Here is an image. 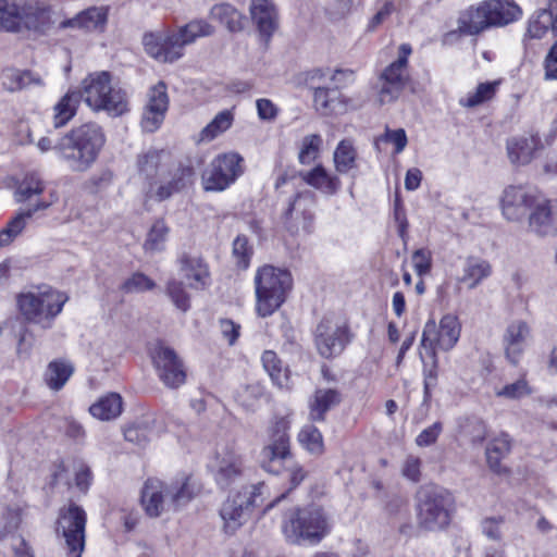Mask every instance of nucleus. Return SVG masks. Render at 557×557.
I'll return each instance as SVG.
<instances>
[{
    "label": "nucleus",
    "instance_id": "nucleus-1",
    "mask_svg": "<svg viewBox=\"0 0 557 557\" xmlns=\"http://www.w3.org/2000/svg\"><path fill=\"white\" fill-rule=\"evenodd\" d=\"M59 23L52 7L44 0H0V30L47 36Z\"/></svg>",
    "mask_w": 557,
    "mask_h": 557
},
{
    "label": "nucleus",
    "instance_id": "nucleus-2",
    "mask_svg": "<svg viewBox=\"0 0 557 557\" xmlns=\"http://www.w3.org/2000/svg\"><path fill=\"white\" fill-rule=\"evenodd\" d=\"M104 144L102 127L95 122H87L64 135L55 145V150L72 171L84 172L96 162Z\"/></svg>",
    "mask_w": 557,
    "mask_h": 557
},
{
    "label": "nucleus",
    "instance_id": "nucleus-3",
    "mask_svg": "<svg viewBox=\"0 0 557 557\" xmlns=\"http://www.w3.org/2000/svg\"><path fill=\"white\" fill-rule=\"evenodd\" d=\"M213 27L202 20L191 21L178 28L177 32L158 30L147 33L143 37L146 53L163 63H172L184 54V47L197 38L213 34Z\"/></svg>",
    "mask_w": 557,
    "mask_h": 557
},
{
    "label": "nucleus",
    "instance_id": "nucleus-4",
    "mask_svg": "<svg viewBox=\"0 0 557 557\" xmlns=\"http://www.w3.org/2000/svg\"><path fill=\"white\" fill-rule=\"evenodd\" d=\"M282 531L290 544L317 545L330 533L331 522L321 506L310 504L286 513Z\"/></svg>",
    "mask_w": 557,
    "mask_h": 557
},
{
    "label": "nucleus",
    "instance_id": "nucleus-5",
    "mask_svg": "<svg viewBox=\"0 0 557 557\" xmlns=\"http://www.w3.org/2000/svg\"><path fill=\"white\" fill-rule=\"evenodd\" d=\"M111 74L106 71L94 72L81 83V99L94 112L104 111L110 116H121L128 111L125 91L112 84Z\"/></svg>",
    "mask_w": 557,
    "mask_h": 557
},
{
    "label": "nucleus",
    "instance_id": "nucleus-6",
    "mask_svg": "<svg viewBox=\"0 0 557 557\" xmlns=\"http://www.w3.org/2000/svg\"><path fill=\"white\" fill-rule=\"evenodd\" d=\"M253 283L256 312L267 318L285 302L293 287V277L287 270L265 264L257 270Z\"/></svg>",
    "mask_w": 557,
    "mask_h": 557
},
{
    "label": "nucleus",
    "instance_id": "nucleus-7",
    "mask_svg": "<svg viewBox=\"0 0 557 557\" xmlns=\"http://www.w3.org/2000/svg\"><path fill=\"white\" fill-rule=\"evenodd\" d=\"M67 300L69 296L65 293L47 287L21 294L17 297V306L25 321L42 329H50Z\"/></svg>",
    "mask_w": 557,
    "mask_h": 557
},
{
    "label": "nucleus",
    "instance_id": "nucleus-8",
    "mask_svg": "<svg viewBox=\"0 0 557 557\" xmlns=\"http://www.w3.org/2000/svg\"><path fill=\"white\" fill-rule=\"evenodd\" d=\"M451 494L440 486L421 487L417 494V524L425 531H438L450 522Z\"/></svg>",
    "mask_w": 557,
    "mask_h": 557
},
{
    "label": "nucleus",
    "instance_id": "nucleus-9",
    "mask_svg": "<svg viewBox=\"0 0 557 557\" xmlns=\"http://www.w3.org/2000/svg\"><path fill=\"white\" fill-rule=\"evenodd\" d=\"M87 515L76 504L62 508L57 520V535L63 539L67 557H82L86 544Z\"/></svg>",
    "mask_w": 557,
    "mask_h": 557
},
{
    "label": "nucleus",
    "instance_id": "nucleus-10",
    "mask_svg": "<svg viewBox=\"0 0 557 557\" xmlns=\"http://www.w3.org/2000/svg\"><path fill=\"white\" fill-rule=\"evenodd\" d=\"M412 49L409 44L400 45L397 60L392 62L379 77L377 100L386 104L399 98L409 82L408 57Z\"/></svg>",
    "mask_w": 557,
    "mask_h": 557
},
{
    "label": "nucleus",
    "instance_id": "nucleus-11",
    "mask_svg": "<svg viewBox=\"0 0 557 557\" xmlns=\"http://www.w3.org/2000/svg\"><path fill=\"white\" fill-rule=\"evenodd\" d=\"M264 483L244 486L237 494L230 496L222 505L220 516L226 531H235L250 517L251 510L261 500Z\"/></svg>",
    "mask_w": 557,
    "mask_h": 557
},
{
    "label": "nucleus",
    "instance_id": "nucleus-12",
    "mask_svg": "<svg viewBox=\"0 0 557 557\" xmlns=\"http://www.w3.org/2000/svg\"><path fill=\"white\" fill-rule=\"evenodd\" d=\"M194 170L187 165H177L162 171L145 187L148 199L163 201L180 193L193 183Z\"/></svg>",
    "mask_w": 557,
    "mask_h": 557
},
{
    "label": "nucleus",
    "instance_id": "nucleus-13",
    "mask_svg": "<svg viewBox=\"0 0 557 557\" xmlns=\"http://www.w3.org/2000/svg\"><path fill=\"white\" fill-rule=\"evenodd\" d=\"M242 161L239 154L232 152L214 158L202 174L203 188L208 191L227 188L243 173Z\"/></svg>",
    "mask_w": 557,
    "mask_h": 557
},
{
    "label": "nucleus",
    "instance_id": "nucleus-14",
    "mask_svg": "<svg viewBox=\"0 0 557 557\" xmlns=\"http://www.w3.org/2000/svg\"><path fill=\"white\" fill-rule=\"evenodd\" d=\"M288 430L289 424L283 418L270 428L269 442L260 453L262 468L268 472L276 473V465L292 457Z\"/></svg>",
    "mask_w": 557,
    "mask_h": 557
},
{
    "label": "nucleus",
    "instance_id": "nucleus-15",
    "mask_svg": "<svg viewBox=\"0 0 557 557\" xmlns=\"http://www.w3.org/2000/svg\"><path fill=\"white\" fill-rule=\"evenodd\" d=\"M152 362L159 380L169 388L176 389L186 382V369L174 349L158 345L152 351Z\"/></svg>",
    "mask_w": 557,
    "mask_h": 557
},
{
    "label": "nucleus",
    "instance_id": "nucleus-16",
    "mask_svg": "<svg viewBox=\"0 0 557 557\" xmlns=\"http://www.w3.org/2000/svg\"><path fill=\"white\" fill-rule=\"evenodd\" d=\"M461 325L455 314L447 313L436 326L434 321H429L423 330L421 343L424 347L448 351L459 341Z\"/></svg>",
    "mask_w": 557,
    "mask_h": 557
},
{
    "label": "nucleus",
    "instance_id": "nucleus-17",
    "mask_svg": "<svg viewBox=\"0 0 557 557\" xmlns=\"http://www.w3.org/2000/svg\"><path fill=\"white\" fill-rule=\"evenodd\" d=\"M212 469L216 484L222 488H227L242 480L245 472V460L234 445H225L216 451Z\"/></svg>",
    "mask_w": 557,
    "mask_h": 557
},
{
    "label": "nucleus",
    "instance_id": "nucleus-18",
    "mask_svg": "<svg viewBox=\"0 0 557 557\" xmlns=\"http://www.w3.org/2000/svg\"><path fill=\"white\" fill-rule=\"evenodd\" d=\"M314 343L321 357L326 359L336 357L343 352L348 343L347 329L333 320L323 319L317 325Z\"/></svg>",
    "mask_w": 557,
    "mask_h": 557
},
{
    "label": "nucleus",
    "instance_id": "nucleus-19",
    "mask_svg": "<svg viewBox=\"0 0 557 557\" xmlns=\"http://www.w3.org/2000/svg\"><path fill=\"white\" fill-rule=\"evenodd\" d=\"M491 28L484 1L476 7H469L459 12L457 18V28L447 32L443 36L444 44H451L461 36H476Z\"/></svg>",
    "mask_w": 557,
    "mask_h": 557
},
{
    "label": "nucleus",
    "instance_id": "nucleus-20",
    "mask_svg": "<svg viewBox=\"0 0 557 557\" xmlns=\"http://www.w3.org/2000/svg\"><path fill=\"white\" fill-rule=\"evenodd\" d=\"M313 205L314 199L309 191L295 196L284 213V223L289 232L310 231L313 222Z\"/></svg>",
    "mask_w": 557,
    "mask_h": 557
},
{
    "label": "nucleus",
    "instance_id": "nucleus-21",
    "mask_svg": "<svg viewBox=\"0 0 557 557\" xmlns=\"http://www.w3.org/2000/svg\"><path fill=\"white\" fill-rule=\"evenodd\" d=\"M57 201V193L51 191L50 200H37L29 207L20 209L7 223V226L0 231V247L10 245L25 230L28 220H30L37 212L49 209Z\"/></svg>",
    "mask_w": 557,
    "mask_h": 557
},
{
    "label": "nucleus",
    "instance_id": "nucleus-22",
    "mask_svg": "<svg viewBox=\"0 0 557 557\" xmlns=\"http://www.w3.org/2000/svg\"><path fill=\"white\" fill-rule=\"evenodd\" d=\"M170 485L159 479H148L141 490L140 503L145 512L157 518L164 511L171 510Z\"/></svg>",
    "mask_w": 557,
    "mask_h": 557
},
{
    "label": "nucleus",
    "instance_id": "nucleus-23",
    "mask_svg": "<svg viewBox=\"0 0 557 557\" xmlns=\"http://www.w3.org/2000/svg\"><path fill=\"white\" fill-rule=\"evenodd\" d=\"M500 203L508 221H519L534 206V196L522 186H509L504 190Z\"/></svg>",
    "mask_w": 557,
    "mask_h": 557
},
{
    "label": "nucleus",
    "instance_id": "nucleus-24",
    "mask_svg": "<svg viewBox=\"0 0 557 557\" xmlns=\"http://www.w3.org/2000/svg\"><path fill=\"white\" fill-rule=\"evenodd\" d=\"M531 335L529 324L523 320H515L508 324L503 336L505 356L512 364H518Z\"/></svg>",
    "mask_w": 557,
    "mask_h": 557
},
{
    "label": "nucleus",
    "instance_id": "nucleus-25",
    "mask_svg": "<svg viewBox=\"0 0 557 557\" xmlns=\"http://www.w3.org/2000/svg\"><path fill=\"white\" fill-rule=\"evenodd\" d=\"M529 230L540 237L557 235V203L549 200L536 203L529 215Z\"/></svg>",
    "mask_w": 557,
    "mask_h": 557
},
{
    "label": "nucleus",
    "instance_id": "nucleus-26",
    "mask_svg": "<svg viewBox=\"0 0 557 557\" xmlns=\"http://www.w3.org/2000/svg\"><path fill=\"white\" fill-rule=\"evenodd\" d=\"M249 10L261 38L268 44L278 28V14L274 3L272 0H251Z\"/></svg>",
    "mask_w": 557,
    "mask_h": 557
},
{
    "label": "nucleus",
    "instance_id": "nucleus-27",
    "mask_svg": "<svg viewBox=\"0 0 557 557\" xmlns=\"http://www.w3.org/2000/svg\"><path fill=\"white\" fill-rule=\"evenodd\" d=\"M506 148L511 163L525 165L534 159L539 150L543 149V144L539 135L530 134L509 138Z\"/></svg>",
    "mask_w": 557,
    "mask_h": 557
},
{
    "label": "nucleus",
    "instance_id": "nucleus-28",
    "mask_svg": "<svg viewBox=\"0 0 557 557\" xmlns=\"http://www.w3.org/2000/svg\"><path fill=\"white\" fill-rule=\"evenodd\" d=\"M548 33L557 36V0H548L546 8L536 10L528 21L530 38L542 39Z\"/></svg>",
    "mask_w": 557,
    "mask_h": 557
},
{
    "label": "nucleus",
    "instance_id": "nucleus-29",
    "mask_svg": "<svg viewBox=\"0 0 557 557\" xmlns=\"http://www.w3.org/2000/svg\"><path fill=\"white\" fill-rule=\"evenodd\" d=\"M484 7L491 27L506 26L522 15L521 8L511 0H487Z\"/></svg>",
    "mask_w": 557,
    "mask_h": 557
},
{
    "label": "nucleus",
    "instance_id": "nucleus-30",
    "mask_svg": "<svg viewBox=\"0 0 557 557\" xmlns=\"http://www.w3.org/2000/svg\"><path fill=\"white\" fill-rule=\"evenodd\" d=\"M299 176L306 184L327 196L335 195L342 187L339 177L322 164H317L309 171H301Z\"/></svg>",
    "mask_w": 557,
    "mask_h": 557
},
{
    "label": "nucleus",
    "instance_id": "nucleus-31",
    "mask_svg": "<svg viewBox=\"0 0 557 557\" xmlns=\"http://www.w3.org/2000/svg\"><path fill=\"white\" fill-rule=\"evenodd\" d=\"M46 190V182L36 172L26 173L17 182L13 197L16 203H27V207L37 200H45L40 196Z\"/></svg>",
    "mask_w": 557,
    "mask_h": 557
},
{
    "label": "nucleus",
    "instance_id": "nucleus-32",
    "mask_svg": "<svg viewBox=\"0 0 557 557\" xmlns=\"http://www.w3.org/2000/svg\"><path fill=\"white\" fill-rule=\"evenodd\" d=\"M108 17V11L103 7H92L79 13L73 18L60 21L59 28H82L85 30H102Z\"/></svg>",
    "mask_w": 557,
    "mask_h": 557
},
{
    "label": "nucleus",
    "instance_id": "nucleus-33",
    "mask_svg": "<svg viewBox=\"0 0 557 557\" xmlns=\"http://www.w3.org/2000/svg\"><path fill=\"white\" fill-rule=\"evenodd\" d=\"M180 264L181 274L190 288L202 289L208 284L210 275L208 265L200 257L183 256Z\"/></svg>",
    "mask_w": 557,
    "mask_h": 557
},
{
    "label": "nucleus",
    "instance_id": "nucleus-34",
    "mask_svg": "<svg viewBox=\"0 0 557 557\" xmlns=\"http://www.w3.org/2000/svg\"><path fill=\"white\" fill-rule=\"evenodd\" d=\"M312 88L314 107L322 115L342 114L346 111V103L337 89L320 86Z\"/></svg>",
    "mask_w": 557,
    "mask_h": 557
},
{
    "label": "nucleus",
    "instance_id": "nucleus-35",
    "mask_svg": "<svg viewBox=\"0 0 557 557\" xmlns=\"http://www.w3.org/2000/svg\"><path fill=\"white\" fill-rule=\"evenodd\" d=\"M342 395L334 388H318L310 401L309 418L311 421H324L327 411L339 405Z\"/></svg>",
    "mask_w": 557,
    "mask_h": 557
},
{
    "label": "nucleus",
    "instance_id": "nucleus-36",
    "mask_svg": "<svg viewBox=\"0 0 557 557\" xmlns=\"http://www.w3.org/2000/svg\"><path fill=\"white\" fill-rule=\"evenodd\" d=\"M492 274V265L487 260L478 257H468L462 269L460 282L473 289Z\"/></svg>",
    "mask_w": 557,
    "mask_h": 557
},
{
    "label": "nucleus",
    "instance_id": "nucleus-37",
    "mask_svg": "<svg viewBox=\"0 0 557 557\" xmlns=\"http://www.w3.org/2000/svg\"><path fill=\"white\" fill-rule=\"evenodd\" d=\"M122 410L123 400L117 393H108L89 407L90 414L101 421L116 419L122 413Z\"/></svg>",
    "mask_w": 557,
    "mask_h": 557
},
{
    "label": "nucleus",
    "instance_id": "nucleus-38",
    "mask_svg": "<svg viewBox=\"0 0 557 557\" xmlns=\"http://www.w3.org/2000/svg\"><path fill=\"white\" fill-rule=\"evenodd\" d=\"M509 451L510 440L507 434L503 433L492 438L485 449L488 468L497 474L506 472V468L503 466L502 460L509 454Z\"/></svg>",
    "mask_w": 557,
    "mask_h": 557
},
{
    "label": "nucleus",
    "instance_id": "nucleus-39",
    "mask_svg": "<svg viewBox=\"0 0 557 557\" xmlns=\"http://www.w3.org/2000/svg\"><path fill=\"white\" fill-rule=\"evenodd\" d=\"M166 154L163 150L150 149L138 157V171L148 184L154 177L160 175L162 171L169 169L165 163Z\"/></svg>",
    "mask_w": 557,
    "mask_h": 557
},
{
    "label": "nucleus",
    "instance_id": "nucleus-40",
    "mask_svg": "<svg viewBox=\"0 0 557 557\" xmlns=\"http://www.w3.org/2000/svg\"><path fill=\"white\" fill-rule=\"evenodd\" d=\"M81 97L77 91L69 90L53 107V126L60 128L66 125L76 114Z\"/></svg>",
    "mask_w": 557,
    "mask_h": 557
},
{
    "label": "nucleus",
    "instance_id": "nucleus-41",
    "mask_svg": "<svg viewBox=\"0 0 557 557\" xmlns=\"http://www.w3.org/2000/svg\"><path fill=\"white\" fill-rule=\"evenodd\" d=\"M156 420L151 416L137 419L124 429V438L138 446L146 445L154 434Z\"/></svg>",
    "mask_w": 557,
    "mask_h": 557
},
{
    "label": "nucleus",
    "instance_id": "nucleus-42",
    "mask_svg": "<svg viewBox=\"0 0 557 557\" xmlns=\"http://www.w3.org/2000/svg\"><path fill=\"white\" fill-rule=\"evenodd\" d=\"M74 372L73 366L65 360H53L44 373L47 386L52 391H60Z\"/></svg>",
    "mask_w": 557,
    "mask_h": 557
},
{
    "label": "nucleus",
    "instance_id": "nucleus-43",
    "mask_svg": "<svg viewBox=\"0 0 557 557\" xmlns=\"http://www.w3.org/2000/svg\"><path fill=\"white\" fill-rule=\"evenodd\" d=\"M261 361L264 370L270 375L272 382L280 388L289 387L288 370L283 368L281 359L273 350H265L262 354Z\"/></svg>",
    "mask_w": 557,
    "mask_h": 557
},
{
    "label": "nucleus",
    "instance_id": "nucleus-44",
    "mask_svg": "<svg viewBox=\"0 0 557 557\" xmlns=\"http://www.w3.org/2000/svg\"><path fill=\"white\" fill-rule=\"evenodd\" d=\"M282 468L284 480L287 481L288 487L284 493L275 498L274 502H280L285 498L287 493L295 490L307 476V472L301 465L295 461L292 457L276 465V469Z\"/></svg>",
    "mask_w": 557,
    "mask_h": 557
},
{
    "label": "nucleus",
    "instance_id": "nucleus-45",
    "mask_svg": "<svg viewBox=\"0 0 557 557\" xmlns=\"http://www.w3.org/2000/svg\"><path fill=\"white\" fill-rule=\"evenodd\" d=\"M357 151L350 140H342L333 153L334 166L337 173L347 174L356 168Z\"/></svg>",
    "mask_w": 557,
    "mask_h": 557
},
{
    "label": "nucleus",
    "instance_id": "nucleus-46",
    "mask_svg": "<svg viewBox=\"0 0 557 557\" xmlns=\"http://www.w3.org/2000/svg\"><path fill=\"white\" fill-rule=\"evenodd\" d=\"M211 14L214 18L224 24L230 32H239L244 27L243 15L228 3L214 5L211 10Z\"/></svg>",
    "mask_w": 557,
    "mask_h": 557
},
{
    "label": "nucleus",
    "instance_id": "nucleus-47",
    "mask_svg": "<svg viewBox=\"0 0 557 557\" xmlns=\"http://www.w3.org/2000/svg\"><path fill=\"white\" fill-rule=\"evenodd\" d=\"M233 120L234 116L228 110H224L218 113L214 119L200 132L199 141L209 143L213 140L232 126Z\"/></svg>",
    "mask_w": 557,
    "mask_h": 557
},
{
    "label": "nucleus",
    "instance_id": "nucleus-48",
    "mask_svg": "<svg viewBox=\"0 0 557 557\" xmlns=\"http://www.w3.org/2000/svg\"><path fill=\"white\" fill-rule=\"evenodd\" d=\"M497 86V82L481 83L473 92H469L466 97H462L459 103L466 108L480 106L495 96Z\"/></svg>",
    "mask_w": 557,
    "mask_h": 557
},
{
    "label": "nucleus",
    "instance_id": "nucleus-49",
    "mask_svg": "<svg viewBox=\"0 0 557 557\" xmlns=\"http://www.w3.org/2000/svg\"><path fill=\"white\" fill-rule=\"evenodd\" d=\"M532 393L533 388L525 379V374L521 375L517 381L495 389V395L497 397L510 400L524 398L530 396Z\"/></svg>",
    "mask_w": 557,
    "mask_h": 557
},
{
    "label": "nucleus",
    "instance_id": "nucleus-50",
    "mask_svg": "<svg viewBox=\"0 0 557 557\" xmlns=\"http://www.w3.org/2000/svg\"><path fill=\"white\" fill-rule=\"evenodd\" d=\"M298 441L310 454L321 455L324 450L322 434L312 424H307L300 430Z\"/></svg>",
    "mask_w": 557,
    "mask_h": 557
},
{
    "label": "nucleus",
    "instance_id": "nucleus-51",
    "mask_svg": "<svg viewBox=\"0 0 557 557\" xmlns=\"http://www.w3.org/2000/svg\"><path fill=\"white\" fill-rule=\"evenodd\" d=\"M322 146V137L318 134H310L302 138L298 153V160L301 164L307 165L314 162L320 154Z\"/></svg>",
    "mask_w": 557,
    "mask_h": 557
},
{
    "label": "nucleus",
    "instance_id": "nucleus-52",
    "mask_svg": "<svg viewBox=\"0 0 557 557\" xmlns=\"http://www.w3.org/2000/svg\"><path fill=\"white\" fill-rule=\"evenodd\" d=\"M165 293L175 308L183 313L190 309V297L185 290L182 281L176 278L170 280L166 284Z\"/></svg>",
    "mask_w": 557,
    "mask_h": 557
},
{
    "label": "nucleus",
    "instance_id": "nucleus-53",
    "mask_svg": "<svg viewBox=\"0 0 557 557\" xmlns=\"http://www.w3.org/2000/svg\"><path fill=\"white\" fill-rule=\"evenodd\" d=\"M169 227L163 220L156 221L145 242V249L148 251H161L164 248L165 240L168 238Z\"/></svg>",
    "mask_w": 557,
    "mask_h": 557
},
{
    "label": "nucleus",
    "instance_id": "nucleus-54",
    "mask_svg": "<svg viewBox=\"0 0 557 557\" xmlns=\"http://www.w3.org/2000/svg\"><path fill=\"white\" fill-rule=\"evenodd\" d=\"M253 249L245 235H238L233 242L232 255L238 269L246 270L250 264Z\"/></svg>",
    "mask_w": 557,
    "mask_h": 557
},
{
    "label": "nucleus",
    "instance_id": "nucleus-55",
    "mask_svg": "<svg viewBox=\"0 0 557 557\" xmlns=\"http://www.w3.org/2000/svg\"><path fill=\"white\" fill-rule=\"evenodd\" d=\"M382 143L392 144L394 146V153L398 154L406 148L408 138L404 128L391 129L386 127L385 133L374 143L377 151L381 150Z\"/></svg>",
    "mask_w": 557,
    "mask_h": 557
},
{
    "label": "nucleus",
    "instance_id": "nucleus-56",
    "mask_svg": "<svg viewBox=\"0 0 557 557\" xmlns=\"http://www.w3.org/2000/svg\"><path fill=\"white\" fill-rule=\"evenodd\" d=\"M21 510L7 507L0 513V539L14 533L21 524Z\"/></svg>",
    "mask_w": 557,
    "mask_h": 557
},
{
    "label": "nucleus",
    "instance_id": "nucleus-57",
    "mask_svg": "<svg viewBox=\"0 0 557 557\" xmlns=\"http://www.w3.org/2000/svg\"><path fill=\"white\" fill-rule=\"evenodd\" d=\"M263 396V386L251 383L240 387L236 394V400L246 409H253L258 400Z\"/></svg>",
    "mask_w": 557,
    "mask_h": 557
},
{
    "label": "nucleus",
    "instance_id": "nucleus-58",
    "mask_svg": "<svg viewBox=\"0 0 557 557\" xmlns=\"http://www.w3.org/2000/svg\"><path fill=\"white\" fill-rule=\"evenodd\" d=\"M146 109L150 110H164L169 109V96L166 92V86L163 82H159L152 86L148 91V100L145 106Z\"/></svg>",
    "mask_w": 557,
    "mask_h": 557
},
{
    "label": "nucleus",
    "instance_id": "nucleus-59",
    "mask_svg": "<svg viewBox=\"0 0 557 557\" xmlns=\"http://www.w3.org/2000/svg\"><path fill=\"white\" fill-rule=\"evenodd\" d=\"M154 282L143 273H134L122 284L124 293H140L154 288Z\"/></svg>",
    "mask_w": 557,
    "mask_h": 557
},
{
    "label": "nucleus",
    "instance_id": "nucleus-60",
    "mask_svg": "<svg viewBox=\"0 0 557 557\" xmlns=\"http://www.w3.org/2000/svg\"><path fill=\"white\" fill-rule=\"evenodd\" d=\"M170 505L171 509H178L186 505L194 496V493L187 481L183 482L180 486L170 485Z\"/></svg>",
    "mask_w": 557,
    "mask_h": 557
},
{
    "label": "nucleus",
    "instance_id": "nucleus-61",
    "mask_svg": "<svg viewBox=\"0 0 557 557\" xmlns=\"http://www.w3.org/2000/svg\"><path fill=\"white\" fill-rule=\"evenodd\" d=\"M411 262L414 272L420 277L430 273L432 269V253L425 248H420L413 251Z\"/></svg>",
    "mask_w": 557,
    "mask_h": 557
},
{
    "label": "nucleus",
    "instance_id": "nucleus-62",
    "mask_svg": "<svg viewBox=\"0 0 557 557\" xmlns=\"http://www.w3.org/2000/svg\"><path fill=\"white\" fill-rule=\"evenodd\" d=\"M166 111L144 108L140 125L147 133H153L162 125Z\"/></svg>",
    "mask_w": 557,
    "mask_h": 557
},
{
    "label": "nucleus",
    "instance_id": "nucleus-63",
    "mask_svg": "<svg viewBox=\"0 0 557 557\" xmlns=\"http://www.w3.org/2000/svg\"><path fill=\"white\" fill-rule=\"evenodd\" d=\"M8 77L11 78V84L8 86L10 90L23 89L32 84L39 85L40 78H35L28 71H11Z\"/></svg>",
    "mask_w": 557,
    "mask_h": 557
},
{
    "label": "nucleus",
    "instance_id": "nucleus-64",
    "mask_svg": "<svg viewBox=\"0 0 557 557\" xmlns=\"http://www.w3.org/2000/svg\"><path fill=\"white\" fill-rule=\"evenodd\" d=\"M258 117L263 122H273L276 120L280 109L268 98H260L256 101Z\"/></svg>",
    "mask_w": 557,
    "mask_h": 557
}]
</instances>
